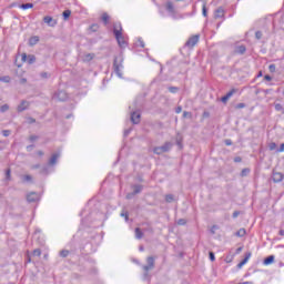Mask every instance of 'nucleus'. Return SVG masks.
<instances>
[{
	"instance_id": "obj_1",
	"label": "nucleus",
	"mask_w": 284,
	"mask_h": 284,
	"mask_svg": "<svg viewBox=\"0 0 284 284\" xmlns=\"http://www.w3.org/2000/svg\"><path fill=\"white\" fill-rule=\"evenodd\" d=\"M121 30H123L121 28V23H115L113 27L114 37H115L120 48H125V45H128V41L125 40V37L123 36Z\"/></svg>"
},
{
	"instance_id": "obj_2",
	"label": "nucleus",
	"mask_w": 284,
	"mask_h": 284,
	"mask_svg": "<svg viewBox=\"0 0 284 284\" xmlns=\"http://www.w3.org/2000/svg\"><path fill=\"white\" fill-rule=\"evenodd\" d=\"M170 150H172V143L166 142L164 145L162 146H156L153 152L154 154H163L165 152H170Z\"/></svg>"
},
{
	"instance_id": "obj_3",
	"label": "nucleus",
	"mask_w": 284,
	"mask_h": 284,
	"mask_svg": "<svg viewBox=\"0 0 284 284\" xmlns=\"http://www.w3.org/2000/svg\"><path fill=\"white\" fill-rule=\"evenodd\" d=\"M21 61L23 63L32 64V63H34V61H37V58L33 54L27 55L26 53H22L21 54Z\"/></svg>"
},
{
	"instance_id": "obj_4",
	"label": "nucleus",
	"mask_w": 284,
	"mask_h": 284,
	"mask_svg": "<svg viewBox=\"0 0 284 284\" xmlns=\"http://www.w3.org/2000/svg\"><path fill=\"white\" fill-rule=\"evenodd\" d=\"M148 265L143 266L144 272H150V270H154V257L150 256L146 258Z\"/></svg>"
},
{
	"instance_id": "obj_5",
	"label": "nucleus",
	"mask_w": 284,
	"mask_h": 284,
	"mask_svg": "<svg viewBox=\"0 0 284 284\" xmlns=\"http://www.w3.org/2000/svg\"><path fill=\"white\" fill-rule=\"evenodd\" d=\"M199 43V36H193L191 37L187 42H186V45L189 48H194L196 44Z\"/></svg>"
},
{
	"instance_id": "obj_6",
	"label": "nucleus",
	"mask_w": 284,
	"mask_h": 284,
	"mask_svg": "<svg viewBox=\"0 0 284 284\" xmlns=\"http://www.w3.org/2000/svg\"><path fill=\"white\" fill-rule=\"evenodd\" d=\"M27 201H29V203H34L36 201H39V193L37 192H31L27 195Z\"/></svg>"
},
{
	"instance_id": "obj_7",
	"label": "nucleus",
	"mask_w": 284,
	"mask_h": 284,
	"mask_svg": "<svg viewBox=\"0 0 284 284\" xmlns=\"http://www.w3.org/2000/svg\"><path fill=\"white\" fill-rule=\"evenodd\" d=\"M131 121L134 124L140 123L141 122V113H139V112L131 113Z\"/></svg>"
},
{
	"instance_id": "obj_8",
	"label": "nucleus",
	"mask_w": 284,
	"mask_h": 284,
	"mask_svg": "<svg viewBox=\"0 0 284 284\" xmlns=\"http://www.w3.org/2000/svg\"><path fill=\"white\" fill-rule=\"evenodd\" d=\"M30 108V102L23 100L19 105H18V112H23L24 110H28Z\"/></svg>"
},
{
	"instance_id": "obj_9",
	"label": "nucleus",
	"mask_w": 284,
	"mask_h": 284,
	"mask_svg": "<svg viewBox=\"0 0 284 284\" xmlns=\"http://www.w3.org/2000/svg\"><path fill=\"white\" fill-rule=\"evenodd\" d=\"M43 21L51 28H54V26H57V20L52 19V17L50 16L44 17Z\"/></svg>"
},
{
	"instance_id": "obj_10",
	"label": "nucleus",
	"mask_w": 284,
	"mask_h": 284,
	"mask_svg": "<svg viewBox=\"0 0 284 284\" xmlns=\"http://www.w3.org/2000/svg\"><path fill=\"white\" fill-rule=\"evenodd\" d=\"M273 181H274V183H281V181H283V173L274 172L273 173Z\"/></svg>"
},
{
	"instance_id": "obj_11",
	"label": "nucleus",
	"mask_w": 284,
	"mask_h": 284,
	"mask_svg": "<svg viewBox=\"0 0 284 284\" xmlns=\"http://www.w3.org/2000/svg\"><path fill=\"white\" fill-rule=\"evenodd\" d=\"M58 101H65L68 99V93L65 91H60L55 94Z\"/></svg>"
},
{
	"instance_id": "obj_12",
	"label": "nucleus",
	"mask_w": 284,
	"mask_h": 284,
	"mask_svg": "<svg viewBox=\"0 0 284 284\" xmlns=\"http://www.w3.org/2000/svg\"><path fill=\"white\" fill-rule=\"evenodd\" d=\"M22 183H32L33 178L30 174H24L20 176Z\"/></svg>"
},
{
	"instance_id": "obj_13",
	"label": "nucleus",
	"mask_w": 284,
	"mask_h": 284,
	"mask_svg": "<svg viewBox=\"0 0 284 284\" xmlns=\"http://www.w3.org/2000/svg\"><path fill=\"white\" fill-rule=\"evenodd\" d=\"M61 156V153H55L51 156L50 161H49V165H55L57 161L59 160V158Z\"/></svg>"
},
{
	"instance_id": "obj_14",
	"label": "nucleus",
	"mask_w": 284,
	"mask_h": 284,
	"mask_svg": "<svg viewBox=\"0 0 284 284\" xmlns=\"http://www.w3.org/2000/svg\"><path fill=\"white\" fill-rule=\"evenodd\" d=\"M37 43H39V37L38 36H33L29 39V45H37Z\"/></svg>"
},
{
	"instance_id": "obj_15",
	"label": "nucleus",
	"mask_w": 284,
	"mask_h": 284,
	"mask_svg": "<svg viewBox=\"0 0 284 284\" xmlns=\"http://www.w3.org/2000/svg\"><path fill=\"white\" fill-rule=\"evenodd\" d=\"M141 186L136 185L133 187V193L132 194H129L126 195L128 199H132V196H134V194H139V192H141Z\"/></svg>"
},
{
	"instance_id": "obj_16",
	"label": "nucleus",
	"mask_w": 284,
	"mask_h": 284,
	"mask_svg": "<svg viewBox=\"0 0 284 284\" xmlns=\"http://www.w3.org/2000/svg\"><path fill=\"white\" fill-rule=\"evenodd\" d=\"M114 69H115V73L118 74V77H119L120 79H122V78H123V72H121V67H119V65L116 64V62H114Z\"/></svg>"
},
{
	"instance_id": "obj_17",
	"label": "nucleus",
	"mask_w": 284,
	"mask_h": 284,
	"mask_svg": "<svg viewBox=\"0 0 284 284\" xmlns=\"http://www.w3.org/2000/svg\"><path fill=\"white\" fill-rule=\"evenodd\" d=\"M232 94H234V92L230 91L226 95H224L221 99L222 103H227V101H230V99L232 98Z\"/></svg>"
},
{
	"instance_id": "obj_18",
	"label": "nucleus",
	"mask_w": 284,
	"mask_h": 284,
	"mask_svg": "<svg viewBox=\"0 0 284 284\" xmlns=\"http://www.w3.org/2000/svg\"><path fill=\"white\" fill-rule=\"evenodd\" d=\"M223 8H219L214 13L215 19H221V17H223Z\"/></svg>"
},
{
	"instance_id": "obj_19",
	"label": "nucleus",
	"mask_w": 284,
	"mask_h": 284,
	"mask_svg": "<svg viewBox=\"0 0 284 284\" xmlns=\"http://www.w3.org/2000/svg\"><path fill=\"white\" fill-rule=\"evenodd\" d=\"M21 10H30L32 8H34L33 3H24L20 6Z\"/></svg>"
},
{
	"instance_id": "obj_20",
	"label": "nucleus",
	"mask_w": 284,
	"mask_h": 284,
	"mask_svg": "<svg viewBox=\"0 0 284 284\" xmlns=\"http://www.w3.org/2000/svg\"><path fill=\"white\" fill-rule=\"evenodd\" d=\"M274 263V256L271 255L264 260V265H272Z\"/></svg>"
},
{
	"instance_id": "obj_21",
	"label": "nucleus",
	"mask_w": 284,
	"mask_h": 284,
	"mask_svg": "<svg viewBox=\"0 0 284 284\" xmlns=\"http://www.w3.org/2000/svg\"><path fill=\"white\" fill-rule=\"evenodd\" d=\"M83 61H92V59H94V54H92V53H87V54H84L83 55Z\"/></svg>"
},
{
	"instance_id": "obj_22",
	"label": "nucleus",
	"mask_w": 284,
	"mask_h": 284,
	"mask_svg": "<svg viewBox=\"0 0 284 284\" xmlns=\"http://www.w3.org/2000/svg\"><path fill=\"white\" fill-rule=\"evenodd\" d=\"M165 201L166 203H174V195L172 194L165 195Z\"/></svg>"
},
{
	"instance_id": "obj_23",
	"label": "nucleus",
	"mask_w": 284,
	"mask_h": 284,
	"mask_svg": "<svg viewBox=\"0 0 284 284\" xmlns=\"http://www.w3.org/2000/svg\"><path fill=\"white\" fill-rule=\"evenodd\" d=\"M135 239H143V232H141V229H135Z\"/></svg>"
},
{
	"instance_id": "obj_24",
	"label": "nucleus",
	"mask_w": 284,
	"mask_h": 284,
	"mask_svg": "<svg viewBox=\"0 0 284 284\" xmlns=\"http://www.w3.org/2000/svg\"><path fill=\"white\" fill-rule=\"evenodd\" d=\"M246 232H245V229H240L236 233H235V236H245Z\"/></svg>"
},
{
	"instance_id": "obj_25",
	"label": "nucleus",
	"mask_w": 284,
	"mask_h": 284,
	"mask_svg": "<svg viewBox=\"0 0 284 284\" xmlns=\"http://www.w3.org/2000/svg\"><path fill=\"white\" fill-rule=\"evenodd\" d=\"M62 14H63L64 20H68V19H70V14H72V11L65 10V11H63Z\"/></svg>"
},
{
	"instance_id": "obj_26",
	"label": "nucleus",
	"mask_w": 284,
	"mask_h": 284,
	"mask_svg": "<svg viewBox=\"0 0 284 284\" xmlns=\"http://www.w3.org/2000/svg\"><path fill=\"white\" fill-rule=\"evenodd\" d=\"M102 21L106 24L110 21V16L108 13L102 14Z\"/></svg>"
},
{
	"instance_id": "obj_27",
	"label": "nucleus",
	"mask_w": 284,
	"mask_h": 284,
	"mask_svg": "<svg viewBox=\"0 0 284 284\" xmlns=\"http://www.w3.org/2000/svg\"><path fill=\"white\" fill-rule=\"evenodd\" d=\"M166 10H169L170 12H174V4H172V2H168Z\"/></svg>"
},
{
	"instance_id": "obj_28",
	"label": "nucleus",
	"mask_w": 284,
	"mask_h": 284,
	"mask_svg": "<svg viewBox=\"0 0 284 284\" xmlns=\"http://www.w3.org/2000/svg\"><path fill=\"white\" fill-rule=\"evenodd\" d=\"M236 52L239 54H244L245 53V47H243V45L237 47Z\"/></svg>"
},
{
	"instance_id": "obj_29",
	"label": "nucleus",
	"mask_w": 284,
	"mask_h": 284,
	"mask_svg": "<svg viewBox=\"0 0 284 284\" xmlns=\"http://www.w3.org/2000/svg\"><path fill=\"white\" fill-rule=\"evenodd\" d=\"M31 256H41V250L36 248V250L32 252V255H31Z\"/></svg>"
},
{
	"instance_id": "obj_30",
	"label": "nucleus",
	"mask_w": 284,
	"mask_h": 284,
	"mask_svg": "<svg viewBox=\"0 0 284 284\" xmlns=\"http://www.w3.org/2000/svg\"><path fill=\"white\" fill-rule=\"evenodd\" d=\"M8 110H10V106L8 104H4L0 108L1 112H8Z\"/></svg>"
},
{
	"instance_id": "obj_31",
	"label": "nucleus",
	"mask_w": 284,
	"mask_h": 284,
	"mask_svg": "<svg viewBox=\"0 0 284 284\" xmlns=\"http://www.w3.org/2000/svg\"><path fill=\"white\" fill-rule=\"evenodd\" d=\"M268 150H271V151L276 150V143L271 142V143L268 144Z\"/></svg>"
},
{
	"instance_id": "obj_32",
	"label": "nucleus",
	"mask_w": 284,
	"mask_h": 284,
	"mask_svg": "<svg viewBox=\"0 0 284 284\" xmlns=\"http://www.w3.org/2000/svg\"><path fill=\"white\" fill-rule=\"evenodd\" d=\"M250 258H252V253H247L242 262H244L246 264L247 261H250Z\"/></svg>"
},
{
	"instance_id": "obj_33",
	"label": "nucleus",
	"mask_w": 284,
	"mask_h": 284,
	"mask_svg": "<svg viewBox=\"0 0 284 284\" xmlns=\"http://www.w3.org/2000/svg\"><path fill=\"white\" fill-rule=\"evenodd\" d=\"M202 14L203 17H207V8L205 7V3L202 7Z\"/></svg>"
},
{
	"instance_id": "obj_34",
	"label": "nucleus",
	"mask_w": 284,
	"mask_h": 284,
	"mask_svg": "<svg viewBox=\"0 0 284 284\" xmlns=\"http://www.w3.org/2000/svg\"><path fill=\"white\" fill-rule=\"evenodd\" d=\"M3 83H10V77H1Z\"/></svg>"
},
{
	"instance_id": "obj_35",
	"label": "nucleus",
	"mask_w": 284,
	"mask_h": 284,
	"mask_svg": "<svg viewBox=\"0 0 284 284\" xmlns=\"http://www.w3.org/2000/svg\"><path fill=\"white\" fill-rule=\"evenodd\" d=\"M250 174V169L242 170V176H247Z\"/></svg>"
},
{
	"instance_id": "obj_36",
	"label": "nucleus",
	"mask_w": 284,
	"mask_h": 284,
	"mask_svg": "<svg viewBox=\"0 0 284 284\" xmlns=\"http://www.w3.org/2000/svg\"><path fill=\"white\" fill-rule=\"evenodd\" d=\"M255 38L256 39H262L263 38V33L261 31H256L255 32Z\"/></svg>"
},
{
	"instance_id": "obj_37",
	"label": "nucleus",
	"mask_w": 284,
	"mask_h": 284,
	"mask_svg": "<svg viewBox=\"0 0 284 284\" xmlns=\"http://www.w3.org/2000/svg\"><path fill=\"white\" fill-rule=\"evenodd\" d=\"M275 110L277 111V112H281V110H283V105H281V104H275Z\"/></svg>"
},
{
	"instance_id": "obj_38",
	"label": "nucleus",
	"mask_w": 284,
	"mask_h": 284,
	"mask_svg": "<svg viewBox=\"0 0 284 284\" xmlns=\"http://www.w3.org/2000/svg\"><path fill=\"white\" fill-rule=\"evenodd\" d=\"M209 256H210V261H216V257L214 256L213 252H210Z\"/></svg>"
},
{
	"instance_id": "obj_39",
	"label": "nucleus",
	"mask_w": 284,
	"mask_h": 284,
	"mask_svg": "<svg viewBox=\"0 0 284 284\" xmlns=\"http://www.w3.org/2000/svg\"><path fill=\"white\" fill-rule=\"evenodd\" d=\"M69 252L68 251H62L60 253V256H62L63 258H65V256H68Z\"/></svg>"
},
{
	"instance_id": "obj_40",
	"label": "nucleus",
	"mask_w": 284,
	"mask_h": 284,
	"mask_svg": "<svg viewBox=\"0 0 284 284\" xmlns=\"http://www.w3.org/2000/svg\"><path fill=\"white\" fill-rule=\"evenodd\" d=\"M179 89L174 88V87H171L169 88V92H172L173 94L178 91Z\"/></svg>"
},
{
	"instance_id": "obj_41",
	"label": "nucleus",
	"mask_w": 284,
	"mask_h": 284,
	"mask_svg": "<svg viewBox=\"0 0 284 284\" xmlns=\"http://www.w3.org/2000/svg\"><path fill=\"white\" fill-rule=\"evenodd\" d=\"M236 108H237V110H241V109L245 108V103H239V104H236Z\"/></svg>"
},
{
	"instance_id": "obj_42",
	"label": "nucleus",
	"mask_w": 284,
	"mask_h": 284,
	"mask_svg": "<svg viewBox=\"0 0 284 284\" xmlns=\"http://www.w3.org/2000/svg\"><path fill=\"white\" fill-rule=\"evenodd\" d=\"M178 225H185V220L180 219V220L178 221Z\"/></svg>"
},
{
	"instance_id": "obj_43",
	"label": "nucleus",
	"mask_w": 284,
	"mask_h": 284,
	"mask_svg": "<svg viewBox=\"0 0 284 284\" xmlns=\"http://www.w3.org/2000/svg\"><path fill=\"white\" fill-rule=\"evenodd\" d=\"M10 134V130H4V131H2V135L3 136H8Z\"/></svg>"
},
{
	"instance_id": "obj_44",
	"label": "nucleus",
	"mask_w": 284,
	"mask_h": 284,
	"mask_svg": "<svg viewBox=\"0 0 284 284\" xmlns=\"http://www.w3.org/2000/svg\"><path fill=\"white\" fill-rule=\"evenodd\" d=\"M268 68H270L271 72H274V70H276V65H274V64H271Z\"/></svg>"
},
{
	"instance_id": "obj_45",
	"label": "nucleus",
	"mask_w": 284,
	"mask_h": 284,
	"mask_svg": "<svg viewBox=\"0 0 284 284\" xmlns=\"http://www.w3.org/2000/svg\"><path fill=\"white\" fill-rule=\"evenodd\" d=\"M240 214H241V213H240L239 211H235V212L233 213V219H236Z\"/></svg>"
},
{
	"instance_id": "obj_46",
	"label": "nucleus",
	"mask_w": 284,
	"mask_h": 284,
	"mask_svg": "<svg viewBox=\"0 0 284 284\" xmlns=\"http://www.w3.org/2000/svg\"><path fill=\"white\" fill-rule=\"evenodd\" d=\"M6 176H7L8 180H10V169L7 170Z\"/></svg>"
},
{
	"instance_id": "obj_47",
	"label": "nucleus",
	"mask_w": 284,
	"mask_h": 284,
	"mask_svg": "<svg viewBox=\"0 0 284 284\" xmlns=\"http://www.w3.org/2000/svg\"><path fill=\"white\" fill-rule=\"evenodd\" d=\"M139 45H141V48H145V43H143V40H139Z\"/></svg>"
},
{
	"instance_id": "obj_48",
	"label": "nucleus",
	"mask_w": 284,
	"mask_h": 284,
	"mask_svg": "<svg viewBox=\"0 0 284 284\" xmlns=\"http://www.w3.org/2000/svg\"><path fill=\"white\" fill-rule=\"evenodd\" d=\"M277 152H284V143L281 144V148L277 150Z\"/></svg>"
},
{
	"instance_id": "obj_49",
	"label": "nucleus",
	"mask_w": 284,
	"mask_h": 284,
	"mask_svg": "<svg viewBox=\"0 0 284 284\" xmlns=\"http://www.w3.org/2000/svg\"><path fill=\"white\" fill-rule=\"evenodd\" d=\"M264 79H265V81H272V77H270V75H265Z\"/></svg>"
},
{
	"instance_id": "obj_50",
	"label": "nucleus",
	"mask_w": 284,
	"mask_h": 284,
	"mask_svg": "<svg viewBox=\"0 0 284 284\" xmlns=\"http://www.w3.org/2000/svg\"><path fill=\"white\" fill-rule=\"evenodd\" d=\"M175 112H176V114H181V112H182L181 106H179V108L175 110Z\"/></svg>"
},
{
	"instance_id": "obj_51",
	"label": "nucleus",
	"mask_w": 284,
	"mask_h": 284,
	"mask_svg": "<svg viewBox=\"0 0 284 284\" xmlns=\"http://www.w3.org/2000/svg\"><path fill=\"white\" fill-rule=\"evenodd\" d=\"M243 265H245V263L242 261V262H240L239 264H237V267H243Z\"/></svg>"
},
{
	"instance_id": "obj_52",
	"label": "nucleus",
	"mask_w": 284,
	"mask_h": 284,
	"mask_svg": "<svg viewBox=\"0 0 284 284\" xmlns=\"http://www.w3.org/2000/svg\"><path fill=\"white\" fill-rule=\"evenodd\" d=\"M243 265H245V263L242 261V262H240L239 264H237V267H243Z\"/></svg>"
},
{
	"instance_id": "obj_53",
	"label": "nucleus",
	"mask_w": 284,
	"mask_h": 284,
	"mask_svg": "<svg viewBox=\"0 0 284 284\" xmlns=\"http://www.w3.org/2000/svg\"><path fill=\"white\" fill-rule=\"evenodd\" d=\"M226 145H232V140H225Z\"/></svg>"
},
{
	"instance_id": "obj_54",
	"label": "nucleus",
	"mask_w": 284,
	"mask_h": 284,
	"mask_svg": "<svg viewBox=\"0 0 284 284\" xmlns=\"http://www.w3.org/2000/svg\"><path fill=\"white\" fill-rule=\"evenodd\" d=\"M121 216H124L125 221H128V213H121Z\"/></svg>"
},
{
	"instance_id": "obj_55",
	"label": "nucleus",
	"mask_w": 284,
	"mask_h": 284,
	"mask_svg": "<svg viewBox=\"0 0 284 284\" xmlns=\"http://www.w3.org/2000/svg\"><path fill=\"white\" fill-rule=\"evenodd\" d=\"M183 116L185 118V116H190V112H184L183 113Z\"/></svg>"
},
{
	"instance_id": "obj_56",
	"label": "nucleus",
	"mask_w": 284,
	"mask_h": 284,
	"mask_svg": "<svg viewBox=\"0 0 284 284\" xmlns=\"http://www.w3.org/2000/svg\"><path fill=\"white\" fill-rule=\"evenodd\" d=\"M28 152H30V150H32V146H27Z\"/></svg>"
},
{
	"instance_id": "obj_57",
	"label": "nucleus",
	"mask_w": 284,
	"mask_h": 284,
	"mask_svg": "<svg viewBox=\"0 0 284 284\" xmlns=\"http://www.w3.org/2000/svg\"><path fill=\"white\" fill-rule=\"evenodd\" d=\"M39 168V165H33L32 169L33 170H37Z\"/></svg>"
},
{
	"instance_id": "obj_58",
	"label": "nucleus",
	"mask_w": 284,
	"mask_h": 284,
	"mask_svg": "<svg viewBox=\"0 0 284 284\" xmlns=\"http://www.w3.org/2000/svg\"><path fill=\"white\" fill-rule=\"evenodd\" d=\"M38 154H39V156H43V152H41V151L38 152Z\"/></svg>"
},
{
	"instance_id": "obj_59",
	"label": "nucleus",
	"mask_w": 284,
	"mask_h": 284,
	"mask_svg": "<svg viewBox=\"0 0 284 284\" xmlns=\"http://www.w3.org/2000/svg\"><path fill=\"white\" fill-rule=\"evenodd\" d=\"M30 139L31 141H36L37 136H31Z\"/></svg>"
},
{
	"instance_id": "obj_60",
	"label": "nucleus",
	"mask_w": 284,
	"mask_h": 284,
	"mask_svg": "<svg viewBox=\"0 0 284 284\" xmlns=\"http://www.w3.org/2000/svg\"><path fill=\"white\" fill-rule=\"evenodd\" d=\"M235 161H236V162L241 161V158H236Z\"/></svg>"
},
{
	"instance_id": "obj_61",
	"label": "nucleus",
	"mask_w": 284,
	"mask_h": 284,
	"mask_svg": "<svg viewBox=\"0 0 284 284\" xmlns=\"http://www.w3.org/2000/svg\"><path fill=\"white\" fill-rule=\"evenodd\" d=\"M242 250H243L242 247H239V248H237V252H241Z\"/></svg>"
},
{
	"instance_id": "obj_62",
	"label": "nucleus",
	"mask_w": 284,
	"mask_h": 284,
	"mask_svg": "<svg viewBox=\"0 0 284 284\" xmlns=\"http://www.w3.org/2000/svg\"><path fill=\"white\" fill-rule=\"evenodd\" d=\"M30 261H32V256L29 255V263H30Z\"/></svg>"
},
{
	"instance_id": "obj_63",
	"label": "nucleus",
	"mask_w": 284,
	"mask_h": 284,
	"mask_svg": "<svg viewBox=\"0 0 284 284\" xmlns=\"http://www.w3.org/2000/svg\"><path fill=\"white\" fill-rule=\"evenodd\" d=\"M258 77H263V73H262V72H260V73H258Z\"/></svg>"
},
{
	"instance_id": "obj_64",
	"label": "nucleus",
	"mask_w": 284,
	"mask_h": 284,
	"mask_svg": "<svg viewBox=\"0 0 284 284\" xmlns=\"http://www.w3.org/2000/svg\"><path fill=\"white\" fill-rule=\"evenodd\" d=\"M141 252H143V247H140Z\"/></svg>"
}]
</instances>
